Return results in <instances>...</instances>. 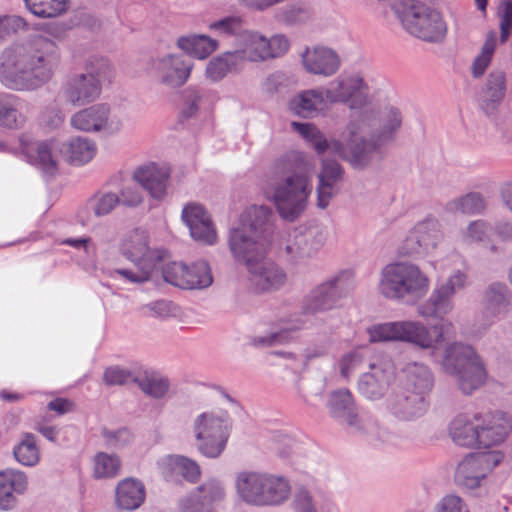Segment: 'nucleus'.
<instances>
[{
	"label": "nucleus",
	"instance_id": "aec40b11",
	"mask_svg": "<svg viewBox=\"0 0 512 512\" xmlns=\"http://www.w3.org/2000/svg\"><path fill=\"white\" fill-rule=\"evenodd\" d=\"M369 371L364 372L358 381V390L366 398L376 400L387 391L393 377V363L388 358H377L368 362Z\"/></svg>",
	"mask_w": 512,
	"mask_h": 512
},
{
	"label": "nucleus",
	"instance_id": "412c9836",
	"mask_svg": "<svg viewBox=\"0 0 512 512\" xmlns=\"http://www.w3.org/2000/svg\"><path fill=\"white\" fill-rule=\"evenodd\" d=\"M182 219L194 240L209 245L217 241V233L211 217L202 205L187 204L182 210Z\"/></svg>",
	"mask_w": 512,
	"mask_h": 512
},
{
	"label": "nucleus",
	"instance_id": "8fccbe9b",
	"mask_svg": "<svg viewBox=\"0 0 512 512\" xmlns=\"http://www.w3.org/2000/svg\"><path fill=\"white\" fill-rule=\"evenodd\" d=\"M208 27L219 36H235V39L245 31L243 18L235 15L211 22Z\"/></svg>",
	"mask_w": 512,
	"mask_h": 512
},
{
	"label": "nucleus",
	"instance_id": "bf43d9fd",
	"mask_svg": "<svg viewBox=\"0 0 512 512\" xmlns=\"http://www.w3.org/2000/svg\"><path fill=\"white\" fill-rule=\"evenodd\" d=\"M139 184L134 180L125 183L119 191V205L126 207H137L143 202V195L139 189Z\"/></svg>",
	"mask_w": 512,
	"mask_h": 512
},
{
	"label": "nucleus",
	"instance_id": "5fc2aeb1",
	"mask_svg": "<svg viewBox=\"0 0 512 512\" xmlns=\"http://www.w3.org/2000/svg\"><path fill=\"white\" fill-rule=\"evenodd\" d=\"M491 230V225L487 221L474 220L462 232L463 241L467 244L484 242L488 239Z\"/></svg>",
	"mask_w": 512,
	"mask_h": 512
},
{
	"label": "nucleus",
	"instance_id": "4c0bfd02",
	"mask_svg": "<svg viewBox=\"0 0 512 512\" xmlns=\"http://www.w3.org/2000/svg\"><path fill=\"white\" fill-rule=\"evenodd\" d=\"M319 102L320 94L317 90H306L288 101V109L299 117L311 118L317 114Z\"/></svg>",
	"mask_w": 512,
	"mask_h": 512
},
{
	"label": "nucleus",
	"instance_id": "ddd939ff",
	"mask_svg": "<svg viewBox=\"0 0 512 512\" xmlns=\"http://www.w3.org/2000/svg\"><path fill=\"white\" fill-rule=\"evenodd\" d=\"M504 455L499 451L469 453L458 464L455 483L466 489H476L487 474L502 462Z\"/></svg>",
	"mask_w": 512,
	"mask_h": 512
},
{
	"label": "nucleus",
	"instance_id": "c85d7f7f",
	"mask_svg": "<svg viewBox=\"0 0 512 512\" xmlns=\"http://www.w3.org/2000/svg\"><path fill=\"white\" fill-rule=\"evenodd\" d=\"M506 94V77L505 73L500 70L492 71L486 80L480 98V108L487 115H494Z\"/></svg>",
	"mask_w": 512,
	"mask_h": 512
},
{
	"label": "nucleus",
	"instance_id": "bb28decb",
	"mask_svg": "<svg viewBox=\"0 0 512 512\" xmlns=\"http://www.w3.org/2000/svg\"><path fill=\"white\" fill-rule=\"evenodd\" d=\"M354 271L344 269L322 283V311L337 306L338 301L353 288Z\"/></svg>",
	"mask_w": 512,
	"mask_h": 512
},
{
	"label": "nucleus",
	"instance_id": "f704fd0d",
	"mask_svg": "<svg viewBox=\"0 0 512 512\" xmlns=\"http://www.w3.org/2000/svg\"><path fill=\"white\" fill-rule=\"evenodd\" d=\"M21 101L13 94H0V126L9 129H19L26 122L20 112Z\"/></svg>",
	"mask_w": 512,
	"mask_h": 512
},
{
	"label": "nucleus",
	"instance_id": "e2e57ef3",
	"mask_svg": "<svg viewBox=\"0 0 512 512\" xmlns=\"http://www.w3.org/2000/svg\"><path fill=\"white\" fill-rule=\"evenodd\" d=\"M178 507L180 512H213L208 508L196 489L180 499Z\"/></svg>",
	"mask_w": 512,
	"mask_h": 512
},
{
	"label": "nucleus",
	"instance_id": "4d7b16f0",
	"mask_svg": "<svg viewBox=\"0 0 512 512\" xmlns=\"http://www.w3.org/2000/svg\"><path fill=\"white\" fill-rule=\"evenodd\" d=\"M136 380L135 373L119 366L108 367L103 374V381L108 386L136 383Z\"/></svg>",
	"mask_w": 512,
	"mask_h": 512
},
{
	"label": "nucleus",
	"instance_id": "774afa93",
	"mask_svg": "<svg viewBox=\"0 0 512 512\" xmlns=\"http://www.w3.org/2000/svg\"><path fill=\"white\" fill-rule=\"evenodd\" d=\"M102 436L108 446L121 447L129 444L133 435L127 428H121L117 430L103 429Z\"/></svg>",
	"mask_w": 512,
	"mask_h": 512
},
{
	"label": "nucleus",
	"instance_id": "20e7f679",
	"mask_svg": "<svg viewBox=\"0 0 512 512\" xmlns=\"http://www.w3.org/2000/svg\"><path fill=\"white\" fill-rule=\"evenodd\" d=\"M235 490L241 501L256 507L282 505L291 494L290 483L285 477L258 470L238 472Z\"/></svg>",
	"mask_w": 512,
	"mask_h": 512
},
{
	"label": "nucleus",
	"instance_id": "37998d69",
	"mask_svg": "<svg viewBox=\"0 0 512 512\" xmlns=\"http://www.w3.org/2000/svg\"><path fill=\"white\" fill-rule=\"evenodd\" d=\"M120 470L121 460L117 455L98 452L94 456V478H114L120 474Z\"/></svg>",
	"mask_w": 512,
	"mask_h": 512
},
{
	"label": "nucleus",
	"instance_id": "423d86ee",
	"mask_svg": "<svg viewBox=\"0 0 512 512\" xmlns=\"http://www.w3.org/2000/svg\"><path fill=\"white\" fill-rule=\"evenodd\" d=\"M272 210L263 205L248 207L241 215L240 224L230 231L228 246L232 255H243L257 246L269 248L271 245Z\"/></svg>",
	"mask_w": 512,
	"mask_h": 512
},
{
	"label": "nucleus",
	"instance_id": "473e14b6",
	"mask_svg": "<svg viewBox=\"0 0 512 512\" xmlns=\"http://www.w3.org/2000/svg\"><path fill=\"white\" fill-rule=\"evenodd\" d=\"M12 454L17 463L24 467H35L40 463L41 450L33 433L23 432L13 446Z\"/></svg>",
	"mask_w": 512,
	"mask_h": 512
},
{
	"label": "nucleus",
	"instance_id": "58836bf2",
	"mask_svg": "<svg viewBox=\"0 0 512 512\" xmlns=\"http://www.w3.org/2000/svg\"><path fill=\"white\" fill-rule=\"evenodd\" d=\"M96 150V145L92 140L75 137L67 144L65 153L72 164L82 165L93 159Z\"/></svg>",
	"mask_w": 512,
	"mask_h": 512
},
{
	"label": "nucleus",
	"instance_id": "79ce46f5",
	"mask_svg": "<svg viewBox=\"0 0 512 512\" xmlns=\"http://www.w3.org/2000/svg\"><path fill=\"white\" fill-rule=\"evenodd\" d=\"M413 231L424 246V249L431 251L436 248L442 239L439 221L435 218L428 217L419 222Z\"/></svg>",
	"mask_w": 512,
	"mask_h": 512
},
{
	"label": "nucleus",
	"instance_id": "f8f14e48",
	"mask_svg": "<svg viewBox=\"0 0 512 512\" xmlns=\"http://www.w3.org/2000/svg\"><path fill=\"white\" fill-rule=\"evenodd\" d=\"M269 248L257 246L243 255H233L234 259L245 265L249 280L258 292H273L281 289L287 282V273L277 263L266 259Z\"/></svg>",
	"mask_w": 512,
	"mask_h": 512
},
{
	"label": "nucleus",
	"instance_id": "864d4df0",
	"mask_svg": "<svg viewBox=\"0 0 512 512\" xmlns=\"http://www.w3.org/2000/svg\"><path fill=\"white\" fill-rule=\"evenodd\" d=\"M169 465L173 466L187 481L195 483L201 475L200 467L196 461L184 456H171Z\"/></svg>",
	"mask_w": 512,
	"mask_h": 512
},
{
	"label": "nucleus",
	"instance_id": "a878e982",
	"mask_svg": "<svg viewBox=\"0 0 512 512\" xmlns=\"http://www.w3.org/2000/svg\"><path fill=\"white\" fill-rule=\"evenodd\" d=\"M235 45L238 49L233 52L241 58V65L247 61L264 62L267 61L268 38L259 31L245 29L239 38L235 39Z\"/></svg>",
	"mask_w": 512,
	"mask_h": 512
},
{
	"label": "nucleus",
	"instance_id": "7c9ffc66",
	"mask_svg": "<svg viewBox=\"0 0 512 512\" xmlns=\"http://www.w3.org/2000/svg\"><path fill=\"white\" fill-rule=\"evenodd\" d=\"M115 500L118 508L133 511L145 501V487L134 478H125L116 486Z\"/></svg>",
	"mask_w": 512,
	"mask_h": 512
},
{
	"label": "nucleus",
	"instance_id": "f03ea898",
	"mask_svg": "<svg viewBox=\"0 0 512 512\" xmlns=\"http://www.w3.org/2000/svg\"><path fill=\"white\" fill-rule=\"evenodd\" d=\"M269 173L275 181L273 199L280 216L294 221L305 209L309 195L307 179L299 174L297 155L287 154L276 159Z\"/></svg>",
	"mask_w": 512,
	"mask_h": 512
},
{
	"label": "nucleus",
	"instance_id": "603ef678",
	"mask_svg": "<svg viewBox=\"0 0 512 512\" xmlns=\"http://www.w3.org/2000/svg\"><path fill=\"white\" fill-rule=\"evenodd\" d=\"M479 440L477 448H489L502 443L507 437V429L503 425H485L479 424Z\"/></svg>",
	"mask_w": 512,
	"mask_h": 512
},
{
	"label": "nucleus",
	"instance_id": "de8ad7c7",
	"mask_svg": "<svg viewBox=\"0 0 512 512\" xmlns=\"http://www.w3.org/2000/svg\"><path fill=\"white\" fill-rule=\"evenodd\" d=\"M368 362H372L370 348L364 347L355 350L342 358L341 374L344 377H348L350 372L368 367ZM373 362H377V359L373 360Z\"/></svg>",
	"mask_w": 512,
	"mask_h": 512
},
{
	"label": "nucleus",
	"instance_id": "e433bc0d",
	"mask_svg": "<svg viewBox=\"0 0 512 512\" xmlns=\"http://www.w3.org/2000/svg\"><path fill=\"white\" fill-rule=\"evenodd\" d=\"M177 46L189 55L198 59H205L218 48V41L206 35L181 36Z\"/></svg>",
	"mask_w": 512,
	"mask_h": 512
},
{
	"label": "nucleus",
	"instance_id": "39448f33",
	"mask_svg": "<svg viewBox=\"0 0 512 512\" xmlns=\"http://www.w3.org/2000/svg\"><path fill=\"white\" fill-rule=\"evenodd\" d=\"M392 10L402 27L414 37L439 42L446 35V23L428 0H397Z\"/></svg>",
	"mask_w": 512,
	"mask_h": 512
},
{
	"label": "nucleus",
	"instance_id": "2eb2a0df",
	"mask_svg": "<svg viewBox=\"0 0 512 512\" xmlns=\"http://www.w3.org/2000/svg\"><path fill=\"white\" fill-rule=\"evenodd\" d=\"M70 125L83 132L114 134L122 129L123 121L112 113L108 104L98 103L74 113L70 118Z\"/></svg>",
	"mask_w": 512,
	"mask_h": 512
},
{
	"label": "nucleus",
	"instance_id": "1a4fd4ad",
	"mask_svg": "<svg viewBox=\"0 0 512 512\" xmlns=\"http://www.w3.org/2000/svg\"><path fill=\"white\" fill-rule=\"evenodd\" d=\"M442 367L456 379L460 390L466 395L479 389L487 376L484 364L469 345L454 343L448 346Z\"/></svg>",
	"mask_w": 512,
	"mask_h": 512
},
{
	"label": "nucleus",
	"instance_id": "5701e85b",
	"mask_svg": "<svg viewBox=\"0 0 512 512\" xmlns=\"http://www.w3.org/2000/svg\"><path fill=\"white\" fill-rule=\"evenodd\" d=\"M29 485L27 474L19 469L7 468L0 471V510H13L18 496L26 493Z\"/></svg>",
	"mask_w": 512,
	"mask_h": 512
},
{
	"label": "nucleus",
	"instance_id": "f257e3e1",
	"mask_svg": "<svg viewBox=\"0 0 512 512\" xmlns=\"http://www.w3.org/2000/svg\"><path fill=\"white\" fill-rule=\"evenodd\" d=\"M60 60L59 47L47 38L10 46L0 56V82L16 91L36 90L53 77Z\"/></svg>",
	"mask_w": 512,
	"mask_h": 512
},
{
	"label": "nucleus",
	"instance_id": "69168bd1",
	"mask_svg": "<svg viewBox=\"0 0 512 512\" xmlns=\"http://www.w3.org/2000/svg\"><path fill=\"white\" fill-rule=\"evenodd\" d=\"M290 49V41L284 34L268 38L267 60L284 56Z\"/></svg>",
	"mask_w": 512,
	"mask_h": 512
},
{
	"label": "nucleus",
	"instance_id": "9b49d317",
	"mask_svg": "<svg viewBox=\"0 0 512 512\" xmlns=\"http://www.w3.org/2000/svg\"><path fill=\"white\" fill-rule=\"evenodd\" d=\"M227 411H205L193 421V432L199 453L207 458H218L224 451L231 429Z\"/></svg>",
	"mask_w": 512,
	"mask_h": 512
},
{
	"label": "nucleus",
	"instance_id": "4be33fe9",
	"mask_svg": "<svg viewBox=\"0 0 512 512\" xmlns=\"http://www.w3.org/2000/svg\"><path fill=\"white\" fill-rule=\"evenodd\" d=\"M60 151L59 143L55 139L22 142V152L28 161L49 175H54L57 171Z\"/></svg>",
	"mask_w": 512,
	"mask_h": 512
},
{
	"label": "nucleus",
	"instance_id": "7ed1b4c3",
	"mask_svg": "<svg viewBox=\"0 0 512 512\" xmlns=\"http://www.w3.org/2000/svg\"><path fill=\"white\" fill-rule=\"evenodd\" d=\"M372 112H361L357 119H351L343 133L346 146L339 140H327L322 137V155L330 152L346 160L354 169L364 170L382 160L381 141L361 135L362 125L369 120Z\"/></svg>",
	"mask_w": 512,
	"mask_h": 512
},
{
	"label": "nucleus",
	"instance_id": "a211bd4d",
	"mask_svg": "<svg viewBox=\"0 0 512 512\" xmlns=\"http://www.w3.org/2000/svg\"><path fill=\"white\" fill-rule=\"evenodd\" d=\"M327 408L330 416L341 424H345L354 433H365L369 424L359 414L351 392L346 389L333 391L328 399Z\"/></svg>",
	"mask_w": 512,
	"mask_h": 512
},
{
	"label": "nucleus",
	"instance_id": "49530a36",
	"mask_svg": "<svg viewBox=\"0 0 512 512\" xmlns=\"http://www.w3.org/2000/svg\"><path fill=\"white\" fill-rule=\"evenodd\" d=\"M117 205H119V196L117 193L113 192L95 194L86 204L87 208L90 209L96 217L110 214Z\"/></svg>",
	"mask_w": 512,
	"mask_h": 512
},
{
	"label": "nucleus",
	"instance_id": "cd10ccee",
	"mask_svg": "<svg viewBox=\"0 0 512 512\" xmlns=\"http://www.w3.org/2000/svg\"><path fill=\"white\" fill-rule=\"evenodd\" d=\"M403 374L400 387L427 398L434 387V376L430 368L423 363L411 362L403 368Z\"/></svg>",
	"mask_w": 512,
	"mask_h": 512
},
{
	"label": "nucleus",
	"instance_id": "a19ab883",
	"mask_svg": "<svg viewBox=\"0 0 512 512\" xmlns=\"http://www.w3.org/2000/svg\"><path fill=\"white\" fill-rule=\"evenodd\" d=\"M484 299L488 309L500 313L511 303L510 289L503 282H493L486 288Z\"/></svg>",
	"mask_w": 512,
	"mask_h": 512
},
{
	"label": "nucleus",
	"instance_id": "c03bdc74",
	"mask_svg": "<svg viewBox=\"0 0 512 512\" xmlns=\"http://www.w3.org/2000/svg\"><path fill=\"white\" fill-rule=\"evenodd\" d=\"M449 209L467 215H477L486 209L484 196L479 192H470L449 202Z\"/></svg>",
	"mask_w": 512,
	"mask_h": 512
},
{
	"label": "nucleus",
	"instance_id": "2f4dec72",
	"mask_svg": "<svg viewBox=\"0 0 512 512\" xmlns=\"http://www.w3.org/2000/svg\"><path fill=\"white\" fill-rule=\"evenodd\" d=\"M242 68L240 56L233 51H227L207 63L205 77L211 82H219L228 74L240 72Z\"/></svg>",
	"mask_w": 512,
	"mask_h": 512
},
{
	"label": "nucleus",
	"instance_id": "dca6fc26",
	"mask_svg": "<svg viewBox=\"0 0 512 512\" xmlns=\"http://www.w3.org/2000/svg\"><path fill=\"white\" fill-rule=\"evenodd\" d=\"M467 275L457 270L446 282L436 287L430 297L418 306V313L425 318H443L453 309L452 297L466 286Z\"/></svg>",
	"mask_w": 512,
	"mask_h": 512
},
{
	"label": "nucleus",
	"instance_id": "6e6552de",
	"mask_svg": "<svg viewBox=\"0 0 512 512\" xmlns=\"http://www.w3.org/2000/svg\"><path fill=\"white\" fill-rule=\"evenodd\" d=\"M112 67L105 58L93 57L85 65V72L69 76L61 87V97L73 107L85 106L97 100L102 81L109 78Z\"/></svg>",
	"mask_w": 512,
	"mask_h": 512
},
{
	"label": "nucleus",
	"instance_id": "6ab92c4d",
	"mask_svg": "<svg viewBox=\"0 0 512 512\" xmlns=\"http://www.w3.org/2000/svg\"><path fill=\"white\" fill-rule=\"evenodd\" d=\"M193 63L179 54H167L155 58L151 70L157 81L169 88L183 86L190 77Z\"/></svg>",
	"mask_w": 512,
	"mask_h": 512
},
{
	"label": "nucleus",
	"instance_id": "c756f323",
	"mask_svg": "<svg viewBox=\"0 0 512 512\" xmlns=\"http://www.w3.org/2000/svg\"><path fill=\"white\" fill-rule=\"evenodd\" d=\"M123 254L136 265L146 268L154 267L156 256L148 245V235L145 231L136 229L130 233L122 245Z\"/></svg>",
	"mask_w": 512,
	"mask_h": 512
},
{
	"label": "nucleus",
	"instance_id": "9d476101",
	"mask_svg": "<svg viewBox=\"0 0 512 512\" xmlns=\"http://www.w3.org/2000/svg\"><path fill=\"white\" fill-rule=\"evenodd\" d=\"M445 325L428 329L420 322L398 321L374 325L367 329L371 342L403 341L421 349H434L443 340Z\"/></svg>",
	"mask_w": 512,
	"mask_h": 512
},
{
	"label": "nucleus",
	"instance_id": "4468645a",
	"mask_svg": "<svg viewBox=\"0 0 512 512\" xmlns=\"http://www.w3.org/2000/svg\"><path fill=\"white\" fill-rule=\"evenodd\" d=\"M162 274L167 283L181 289L201 290L213 283L210 266L204 260L189 266L182 262H172L163 268Z\"/></svg>",
	"mask_w": 512,
	"mask_h": 512
},
{
	"label": "nucleus",
	"instance_id": "6e6d98bb",
	"mask_svg": "<svg viewBox=\"0 0 512 512\" xmlns=\"http://www.w3.org/2000/svg\"><path fill=\"white\" fill-rule=\"evenodd\" d=\"M402 125V115L395 107H390L386 115L383 127L377 135L378 141L382 143L392 140Z\"/></svg>",
	"mask_w": 512,
	"mask_h": 512
},
{
	"label": "nucleus",
	"instance_id": "680f3d73",
	"mask_svg": "<svg viewBox=\"0 0 512 512\" xmlns=\"http://www.w3.org/2000/svg\"><path fill=\"white\" fill-rule=\"evenodd\" d=\"M26 26V21L20 16H0V40H4L20 30H25Z\"/></svg>",
	"mask_w": 512,
	"mask_h": 512
},
{
	"label": "nucleus",
	"instance_id": "0e129e2a",
	"mask_svg": "<svg viewBox=\"0 0 512 512\" xmlns=\"http://www.w3.org/2000/svg\"><path fill=\"white\" fill-rule=\"evenodd\" d=\"M291 127L297 131L306 141L311 143L315 151L320 154V135L319 130L315 124L312 123H299L293 121Z\"/></svg>",
	"mask_w": 512,
	"mask_h": 512
},
{
	"label": "nucleus",
	"instance_id": "a18cd8bd",
	"mask_svg": "<svg viewBox=\"0 0 512 512\" xmlns=\"http://www.w3.org/2000/svg\"><path fill=\"white\" fill-rule=\"evenodd\" d=\"M30 12L38 17L53 18L66 11L68 0H24Z\"/></svg>",
	"mask_w": 512,
	"mask_h": 512
},
{
	"label": "nucleus",
	"instance_id": "0eeeda50",
	"mask_svg": "<svg viewBox=\"0 0 512 512\" xmlns=\"http://www.w3.org/2000/svg\"><path fill=\"white\" fill-rule=\"evenodd\" d=\"M429 285L428 277L417 265L396 262L383 268L379 291L388 299L414 302L427 293Z\"/></svg>",
	"mask_w": 512,
	"mask_h": 512
},
{
	"label": "nucleus",
	"instance_id": "f3484780",
	"mask_svg": "<svg viewBox=\"0 0 512 512\" xmlns=\"http://www.w3.org/2000/svg\"><path fill=\"white\" fill-rule=\"evenodd\" d=\"M369 88L364 79L354 75L336 78L325 88L324 94L330 103H348L351 109H360L368 103Z\"/></svg>",
	"mask_w": 512,
	"mask_h": 512
},
{
	"label": "nucleus",
	"instance_id": "052dcab7",
	"mask_svg": "<svg viewBox=\"0 0 512 512\" xmlns=\"http://www.w3.org/2000/svg\"><path fill=\"white\" fill-rule=\"evenodd\" d=\"M202 96L200 91L196 87H187L182 91L183 105L181 109V115L184 118H190L194 116L199 110V104Z\"/></svg>",
	"mask_w": 512,
	"mask_h": 512
},
{
	"label": "nucleus",
	"instance_id": "ea45409f",
	"mask_svg": "<svg viewBox=\"0 0 512 512\" xmlns=\"http://www.w3.org/2000/svg\"><path fill=\"white\" fill-rule=\"evenodd\" d=\"M136 384L143 393L154 399L164 398L170 389L169 379L155 373L138 375Z\"/></svg>",
	"mask_w": 512,
	"mask_h": 512
},
{
	"label": "nucleus",
	"instance_id": "393cba45",
	"mask_svg": "<svg viewBox=\"0 0 512 512\" xmlns=\"http://www.w3.org/2000/svg\"><path fill=\"white\" fill-rule=\"evenodd\" d=\"M169 178L168 168L150 163L138 167L133 173L132 180L146 190L152 198L162 200L167 193Z\"/></svg>",
	"mask_w": 512,
	"mask_h": 512
},
{
	"label": "nucleus",
	"instance_id": "b1692460",
	"mask_svg": "<svg viewBox=\"0 0 512 512\" xmlns=\"http://www.w3.org/2000/svg\"><path fill=\"white\" fill-rule=\"evenodd\" d=\"M389 409L400 420L411 421L425 414L427 398L399 387L389 399Z\"/></svg>",
	"mask_w": 512,
	"mask_h": 512
},
{
	"label": "nucleus",
	"instance_id": "c9c22d12",
	"mask_svg": "<svg viewBox=\"0 0 512 512\" xmlns=\"http://www.w3.org/2000/svg\"><path fill=\"white\" fill-rule=\"evenodd\" d=\"M343 169L334 160H322V210L326 208L329 200L339 191L342 181Z\"/></svg>",
	"mask_w": 512,
	"mask_h": 512
},
{
	"label": "nucleus",
	"instance_id": "3c124183",
	"mask_svg": "<svg viewBox=\"0 0 512 512\" xmlns=\"http://www.w3.org/2000/svg\"><path fill=\"white\" fill-rule=\"evenodd\" d=\"M497 34L494 30L487 33L486 40L481 50V54L473 62V74L480 77L484 74L490 64L491 58L496 48Z\"/></svg>",
	"mask_w": 512,
	"mask_h": 512
},
{
	"label": "nucleus",
	"instance_id": "13d9d810",
	"mask_svg": "<svg viewBox=\"0 0 512 512\" xmlns=\"http://www.w3.org/2000/svg\"><path fill=\"white\" fill-rule=\"evenodd\" d=\"M499 18L500 42L505 43L512 31V0H502L497 9Z\"/></svg>",
	"mask_w": 512,
	"mask_h": 512
},
{
	"label": "nucleus",
	"instance_id": "338daca9",
	"mask_svg": "<svg viewBox=\"0 0 512 512\" xmlns=\"http://www.w3.org/2000/svg\"><path fill=\"white\" fill-rule=\"evenodd\" d=\"M435 512H469V509L461 497L448 494L437 503Z\"/></svg>",
	"mask_w": 512,
	"mask_h": 512
},
{
	"label": "nucleus",
	"instance_id": "72a5a7b5",
	"mask_svg": "<svg viewBox=\"0 0 512 512\" xmlns=\"http://www.w3.org/2000/svg\"><path fill=\"white\" fill-rule=\"evenodd\" d=\"M479 424H475L465 415L457 416L449 426V434L456 445L478 447Z\"/></svg>",
	"mask_w": 512,
	"mask_h": 512
},
{
	"label": "nucleus",
	"instance_id": "09e8293b",
	"mask_svg": "<svg viewBox=\"0 0 512 512\" xmlns=\"http://www.w3.org/2000/svg\"><path fill=\"white\" fill-rule=\"evenodd\" d=\"M196 490L210 510L213 505L223 501L226 496L223 482L216 478L206 480Z\"/></svg>",
	"mask_w": 512,
	"mask_h": 512
}]
</instances>
